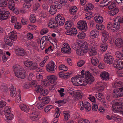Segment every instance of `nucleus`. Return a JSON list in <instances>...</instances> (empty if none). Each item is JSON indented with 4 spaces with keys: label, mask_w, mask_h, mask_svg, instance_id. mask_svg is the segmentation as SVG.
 <instances>
[{
    "label": "nucleus",
    "mask_w": 123,
    "mask_h": 123,
    "mask_svg": "<svg viewBox=\"0 0 123 123\" xmlns=\"http://www.w3.org/2000/svg\"><path fill=\"white\" fill-rule=\"evenodd\" d=\"M13 69L16 76L18 78L24 79L26 76L25 71L21 66L16 65L13 66Z\"/></svg>",
    "instance_id": "nucleus-1"
},
{
    "label": "nucleus",
    "mask_w": 123,
    "mask_h": 123,
    "mask_svg": "<svg viewBox=\"0 0 123 123\" xmlns=\"http://www.w3.org/2000/svg\"><path fill=\"white\" fill-rule=\"evenodd\" d=\"M122 101L118 100L112 105V107L113 110L118 111L121 114H123V105H122Z\"/></svg>",
    "instance_id": "nucleus-2"
},
{
    "label": "nucleus",
    "mask_w": 123,
    "mask_h": 123,
    "mask_svg": "<svg viewBox=\"0 0 123 123\" xmlns=\"http://www.w3.org/2000/svg\"><path fill=\"white\" fill-rule=\"evenodd\" d=\"M35 90L37 92H39L40 94L43 96L47 95L48 93V90L43 89L42 86L39 85H36L35 86Z\"/></svg>",
    "instance_id": "nucleus-3"
},
{
    "label": "nucleus",
    "mask_w": 123,
    "mask_h": 123,
    "mask_svg": "<svg viewBox=\"0 0 123 123\" xmlns=\"http://www.w3.org/2000/svg\"><path fill=\"white\" fill-rule=\"evenodd\" d=\"M9 12L6 11L4 9H2L0 10V20H6L9 18L10 16Z\"/></svg>",
    "instance_id": "nucleus-4"
},
{
    "label": "nucleus",
    "mask_w": 123,
    "mask_h": 123,
    "mask_svg": "<svg viewBox=\"0 0 123 123\" xmlns=\"http://www.w3.org/2000/svg\"><path fill=\"white\" fill-rule=\"evenodd\" d=\"M113 60V57L111 56V52H107L104 57V62L106 63L111 64L112 63Z\"/></svg>",
    "instance_id": "nucleus-5"
},
{
    "label": "nucleus",
    "mask_w": 123,
    "mask_h": 123,
    "mask_svg": "<svg viewBox=\"0 0 123 123\" xmlns=\"http://www.w3.org/2000/svg\"><path fill=\"white\" fill-rule=\"evenodd\" d=\"M77 27L82 31L86 32L87 28V23L86 21H79L78 23Z\"/></svg>",
    "instance_id": "nucleus-6"
},
{
    "label": "nucleus",
    "mask_w": 123,
    "mask_h": 123,
    "mask_svg": "<svg viewBox=\"0 0 123 123\" xmlns=\"http://www.w3.org/2000/svg\"><path fill=\"white\" fill-rule=\"evenodd\" d=\"M39 113L37 110H33L30 115L29 118L33 121L38 120L40 117Z\"/></svg>",
    "instance_id": "nucleus-7"
},
{
    "label": "nucleus",
    "mask_w": 123,
    "mask_h": 123,
    "mask_svg": "<svg viewBox=\"0 0 123 123\" xmlns=\"http://www.w3.org/2000/svg\"><path fill=\"white\" fill-rule=\"evenodd\" d=\"M9 7L10 10L15 13V14H18L19 13V12L17 8L14 6V1L12 0H10L8 1Z\"/></svg>",
    "instance_id": "nucleus-8"
},
{
    "label": "nucleus",
    "mask_w": 123,
    "mask_h": 123,
    "mask_svg": "<svg viewBox=\"0 0 123 123\" xmlns=\"http://www.w3.org/2000/svg\"><path fill=\"white\" fill-rule=\"evenodd\" d=\"M82 81L80 77L78 76H76V77L72 78L71 80L73 84L76 86H81Z\"/></svg>",
    "instance_id": "nucleus-9"
},
{
    "label": "nucleus",
    "mask_w": 123,
    "mask_h": 123,
    "mask_svg": "<svg viewBox=\"0 0 123 123\" xmlns=\"http://www.w3.org/2000/svg\"><path fill=\"white\" fill-rule=\"evenodd\" d=\"M24 64L27 67H31L30 69L32 70H34L37 68L36 64L34 63L31 61H27L24 62Z\"/></svg>",
    "instance_id": "nucleus-10"
},
{
    "label": "nucleus",
    "mask_w": 123,
    "mask_h": 123,
    "mask_svg": "<svg viewBox=\"0 0 123 123\" xmlns=\"http://www.w3.org/2000/svg\"><path fill=\"white\" fill-rule=\"evenodd\" d=\"M121 19L120 16H117L116 17L114 20V22L112 26L113 28H115L116 27V28H119L120 24L122 23Z\"/></svg>",
    "instance_id": "nucleus-11"
},
{
    "label": "nucleus",
    "mask_w": 123,
    "mask_h": 123,
    "mask_svg": "<svg viewBox=\"0 0 123 123\" xmlns=\"http://www.w3.org/2000/svg\"><path fill=\"white\" fill-rule=\"evenodd\" d=\"M55 65L54 62L53 61H51L49 64L46 66L47 70L49 72L52 73L55 70Z\"/></svg>",
    "instance_id": "nucleus-12"
},
{
    "label": "nucleus",
    "mask_w": 123,
    "mask_h": 123,
    "mask_svg": "<svg viewBox=\"0 0 123 123\" xmlns=\"http://www.w3.org/2000/svg\"><path fill=\"white\" fill-rule=\"evenodd\" d=\"M113 65L115 68L119 70H122L123 68L122 62L119 60H115Z\"/></svg>",
    "instance_id": "nucleus-13"
},
{
    "label": "nucleus",
    "mask_w": 123,
    "mask_h": 123,
    "mask_svg": "<svg viewBox=\"0 0 123 123\" xmlns=\"http://www.w3.org/2000/svg\"><path fill=\"white\" fill-rule=\"evenodd\" d=\"M15 52L17 55L19 56H23L26 55V53L22 48H18L15 50Z\"/></svg>",
    "instance_id": "nucleus-14"
},
{
    "label": "nucleus",
    "mask_w": 123,
    "mask_h": 123,
    "mask_svg": "<svg viewBox=\"0 0 123 123\" xmlns=\"http://www.w3.org/2000/svg\"><path fill=\"white\" fill-rule=\"evenodd\" d=\"M72 73V72L64 73L63 72L59 73L58 75L60 78L64 79H67L70 77V75Z\"/></svg>",
    "instance_id": "nucleus-15"
},
{
    "label": "nucleus",
    "mask_w": 123,
    "mask_h": 123,
    "mask_svg": "<svg viewBox=\"0 0 123 123\" xmlns=\"http://www.w3.org/2000/svg\"><path fill=\"white\" fill-rule=\"evenodd\" d=\"M77 31L76 28H73L68 30L66 32V33L68 35H75L77 34Z\"/></svg>",
    "instance_id": "nucleus-16"
},
{
    "label": "nucleus",
    "mask_w": 123,
    "mask_h": 123,
    "mask_svg": "<svg viewBox=\"0 0 123 123\" xmlns=\"http://www.w3.org/2000/svg\"><path fill=\"white\" fill-rule=\"evenodd\" d=\"M99 34V33L97 30H93L92 31L90 34V37L92 38L97 37Z\"/></svg>",
    "instance_id": "nucleus-17"
},
{
    "label": "nucleus",
    "mask_w": 123,
    "mask_h": 123,
    "mask_svg": "<svg viewBox=\"0 0 123 123\" xmlns=\"http://www.w3.org/2000/svg\"><path fill=\"white\" fill-rule=\"evenodd\" d=\"M103 35L102 37V41L103 42H105L107 40L109 37L108 33L105 31H104L102 32Z\"/></svg>",
    "instance_id": "nucleus-18"
},
{
    "label": "nucleus",
    "mask_w": 123,
    "mask_h": 123,
    "mask_svg": "<svg viewBox=\"0 0 123 123\" xmlns=\"http://www.w3.org/2000/svg\"><path fill=\"white\" fill-rule=\"evenodd\" d=\"M100 77L103 80L109 79V74L108 72L105 71L102 72L101 74L100 75Z\"/></svg>",
    "instance_id": "nucleus-19"
},
{
    "label": "nucleus",
    "mask_w": 123,
    "mask_h": 123,
    "mask_svg": "<svg viewBox=\"0 0 123 123\" xmlns=\"http://www.w3.org/2000/svg\"><path fill=\"white\" fill-rule=\"evenodd\" d=\"M78 45L81 47V50L83 51V52L84 53H86L88 51V50L87 49L85 50L84 49L85 48H87L88 46L87 45L86 43H78Z\"/></svg>",
    "instance_id": "nucleus-20"
},
{
    "label": "nucleus",
    "mask_w": 123,
    "mask_h": 123,
    "mask_svg": "<svg viewBox=\"0 0 123 123\" xmlns=\"http://www.w3.org/2000/svg\"><path fill=\"white\" fill-rule=\"evenodd\" d=\"M83 105H82V106H83V107L85 109L86 111L88 112L91 110V105L89 103L85 102Z\"/></svg>",
    "instance_id": "nucleus-21"
},
{
    "label": "nucleus",
    "mask_w": 123,
    "mask_h": 123,
    "mask_svg": "<svg viewBox=\"0 0 123 123\" xmlns=\"http://www.w3.org/2000/svg\"><path fill=\"white\" fill-rule=\"evenodd\" d=\"M85 79L88 81L89 83L91 84L93 82L94 80V78L89 72L88 75L86 77Z\"/></svg>",
    "instance_id": "nucleus-22"
},
{
    "label": "nucleus",
    "mask_w": 123,
    "mask_h": 123,
    "mask_svg": "<svg viewBox=\"0 0 123 123\" xmlns=\"http://www.w3.org/2000/svg\"><path fill=\"white\" fill-rule=\"evenodd\" d=\"M10 94L11 96L12 97H14L16 95V94H17L15 88L13 86H12L10 87Z\"/></svg>",
    "instance_id": "nucleus-23"
},
{
    "label": "nucleus",
    "mask_w": 123,
    "mask_h": 123,
    "mask_svg": "<svg viewBox=\"0 0 123 123\" xmlns=\"http://www.w3.org/2000/svg\"><path fill=\"white\" fill-rule=\"evenodd\" d=\"M16 32L13 31H12L10 34V35L8 39H9L13 41L16 40L17 38V36L16 35Z\"/></svg>",
    "instance_id": "nucleus-24"
},
{
    "label": "nucleus",
    "mask_w": 123,
    "mask_h": 123,
    "mask_svg": "<svg viewBox=\"0 0 123 123\" xmlns=\"http://www.w3.org/2000/svg\"><path fill=\"white\" fill-rule=\"evenodd\" d=\"M47 77L49 81L52 83H53L55 81L57 80L56 77L54 75H49Z\"/></svg>",
    "instance_id": "nucleus-25"
},
{
    "label": "nucleus",
    "mask_w": 123,
    "mask_h": 123,
    "mask_svg": "<svg viewBox=\"0 0 123 123\" xmlns=\"http://www.w3.org/2000/svg\"><path fill=\"white\" fill-rule=\"evenodd\" d=\"M89 54L91 56H92L97 54V49L95 47H92L90 49L89 51Z\"/></svg>",
    "instance_id": "nucleus-26"
},
{
    "label": "nucleus",
    "mask_w": 123,
    "mask_h": 123,
    "mask_svg": "<svg viewBox=\"0 0 123 123\" xmlns=\"http://www.w3.org/2000/svg\"><path fill=\"white\" fill-rule=\"evenodd\" d=\"M73 96L75 98L79 99L83 96V94L81 92H75Z\"/></svg>",
    "instance_id": "nucleus-27"
},
{
    "label": "nucleus",
    "mask_w": 123,
    "mask_h": 123,
    "mask_svg": "<svg viewBox=\"0 0 123 123\" xmlns=\"http://www.w3.org/2000/svg\"><path fill=\"white\" fill-rule=\"evenodd\" d=\"M5 120L7 122L9 123V121L12 119L13 118V115L12 114L10 113L7 114H5Z\"/></svg>",
    "instance_id": "nucleus-28"
},
{
    "label": "nucleus",
    "mask_w": 123,
    "mask_h": 123,
    "mask_svg": "<svg viewBox=\"0 0 123 123\" xmlns=\"http://www.w3.org/2000/svg\"><path fill=\"white\" fill-rule=\"evenodd\" d=\"M19 107L22 111L25 112L27 113L29 111V108L27 105L21 104L20 105Z\"/></svg>",
    "instance_id": "nucleus-29"
},
{
    "label": "nucleus",
    "mask_w": 123,
    "mask_h": 123,
    "mask_svg": "<svg viewBox=\"0 0 123 123\" xmlns=\"http://www.w3.org/2000/svg\"><path fill=\"white\" fill-rule=\"evenodd\" d=\"M115 43L117 47L119 48H120L123 45L122 40L121 39H116L115 41Z\"/></svg>",
    "instance_id": "nucleus-30"
},
{
    "label": "nucleus",
    "mask_w": 123,
    "mask_h": 123,
    "mask_svg": "<svg viewBox=\"0 0 123 123\" xmlns=\"http://www.w3.org/2000/svg\"><path fill=\"white\" fill-rule=\"evenodd\" d=\"M55 5L50 6L49 12L51 14L53 15L56 13L57 11Z\"/></svg>",
    "instance_id": "nucleus-31"
},
{
    "label": "nucleus",
    "mask_w": 123,
    "mask_h": 123,
    "mask_svg": "<svg viewBox=\"0 0 123 123\" xmlns=\"http://www.w3.org/2000/svg\"><path fill=\"white\" fill-rule=\"evenodd\" d=\"M89 72L88 71H85L84 70H82L80 72L81 75H78V76H80V78L83 77L86 78V77L88 75Z\"/></svg>",
    "instance_id": "nucleus-32"
},
{
    "label": "nucleus",
    "mask_w": 123,
    "mask_h": 123,
    "mask_svg": "<svg viewBox=\"0 0 123 123\" xmlns=\"http://www.w3.org/2000/svg\"><path fill=\"white\" fill-rule=\"evenodd\" d=\"M77 10V7L76 6L72 7L69 10V12L71 14H75Z\"/></svg>",
    "instance_id": "nucleus-33"
},
{
    "label": "nucleus",
    "mask_w": 123,
    "mask_h": 123,
    "mask_svg": "<svg viewBox=\"0 0 123 123\" xmlns=\"http://www.w3.org/2000/svg\"><path fill=\"white\" fill-rule=\"evenodd\" d=\"M119 11V9L116 8L114 10H112L108 12V13L110 15L114 16L117 14Z\"/></svg>",
    "instance_id": "nucleus-34"
},
{
    "label": "nucleus",
    "mask_w": 123,
    "mask_h": 123,
    "mask_svg": "<svg viewBox=\"0 0 123 123\" xmlns=\"http://www.w3.org/2000/svg\"><path fill=\"white\" fill-rule=\"evenodd\" d=\"M83 31L80 32L77 35L78 38L80 39H83L85 37L86 34Z\"/></svg>",
    "instance_id": "nucleus-35"
},
{
    "label": "nucleus",
    "mask_w": 123,
    "mask_h": 123,
    "mask_svg": "<svg viewBox=\"0 0 123 123\" xmlns=\"http://www.w3.org/2000/svg\"><path fill=\"white\" fill-rule=\"evenodd\" d=\"M50 100V99L49 96L45 97H44L43 100L41 102L44 105L46 104L49 102Z\"/></svg>",
    "instance_id": "nucleus-36"
},
{
    "label": "nucleus",
    "mask_w": 123,
    "mask_h": 123,
    "mask_svg": "<svg viewBox=\"0 0 123 123\" xmlns=\"http://www.w3.org/2000/svg\"><path fill=\"white\" fill-rule=\"evenodd\" d=\"M85 11L87 12L89 11L90 10L93 9V6L91 4H87Z\"/></svg>",
    "instance_id": "nucleus-37"
},
{
    "label": "nucleus",
    "mask_w": 123,
    "mask_h": 123,
    "mask_svg": "<svg viewBox=\"0 0 123 123\" xmlns=\"http://www.w3.org/2000/svg\"><path fill=\"white\" fill-rule=\"evenodd\" d=\"M91 62L93 65L96 66L98 63L99 61L97 58L93 57L92 59Z\"/></svg>",
    "instance_id": "nucleus-38"
},
{
    "label": "nucleus",
    "mask_w": 123,
    "mask_h": 123,
    "mask_svg": "<svg viewBox=\"0 0 123 123\" xmlns=\"http://www.w3.org/2000/svg\"><path fill=\"white\" fill-rule=\"evenodd\" d=\"M94 20L97 22L102 23L103 21V18L101 16H96L94 18Z\"/></svg>",
    "instance_id": "nucleus-39"
},
{
    "label": "nucleus",
    "mask_w": 123,
    "mask_h": 123,
    "mask_svg": "<svg viewBox=\"0 0 123 123\" xmlns=\"http://www.w3.org/2000/svg\"><path fill=\"white\" fill-rule=\"evenodd\" d=\"M62 48L61 49V50L62 52L68 54H69L71 53V50L70 47L69 48Z\"/></svg>",
    "instance_id": "nucleus-40"
},
{
    "label": "nucleus",
    "mask_w": 123,
    "mask_h": 123,
    "mask_svg": "<svg viewBox=\"0 0 123 123\" xmlns=\"http://www.w3.org/2000/svg\"><path fill=\"white\" fill-rule=\"evenodd\" d=\"M8 0H0V7H5L7 5V1Z\"/></svg>",
    "instance_id": "nucleus-41"
},
{
    "label": "nucleus",
    "mask_w": 123,
    "mask_h": 123,
    "mask_svg": "<svg viewBox=\"0 0 123 123\" xmlns=\"http://www.w3.org/2000/svg\"><path fill=\"white\" fill-rule=\"evenodd\" d=\"M30 21L32 23H34L36 21V19L35 15L34 14H32L30 15Z\"/></svg>",
    "instance_id": "nucleus-42"
},
{
    "label": "nucleus",
    "mask_w": 123,
    "mask_h": 123,
    "mask_svg": "<svg viewBox=\"0 0 123 123\" xmlns=\"http://www.w3.org/2000/svg\"><path fill=\"white\" fill-rule=\"evenodd\" d=\"M115 55L116 56L120 59H123V54L119 51L116 52Z\"/></svg>",
    "instance_id": "nucleus-43"
},
{
    "label": "nucleus",
    "mask_w": 123,
    "mask_h": 123,
    "mask_svg": "<svg viewBox=\"0 0 123 123\" xmlns=\"http://www.w3.org/2000/svg\"><path fill=\"white\" fill-rule=\"evenodd\" d=\"M7 38H6V39L5 40L6 44L7 45H8L9 46L11 47L12 45L13 42L12 41V40L8 39V37Z\"/></svg>",
    "instance_id": "nucleus-44"
},
{
    "label": "nucleus",
    "mask_w": 123,
    "mask_h": 123,
    "mask_svg": "<svg viewBox=\"0 0 123 123\" xmlns=\"http://www.w3.org/2000/svg\"><path fill=\"white\" fill-rule=\"evenodd\" d=\"M54 5L56 8L58 9H60L63 6V5H62L60 2H58V1H56L54 3Z\"/></svg>",
    "instance_id": "nucleus-45"
},
{
    "label": "nucleus",
    "mask_w": 123,
    "mask_h": 123,
    "mask_svg": "<svg viewBox=\"0 0 123 123\" xmlns=\"http://www.w3.org/2000/svg\"><path fill=\"white\" fill-rule=\"evenodd\" d=\"M26 3H25L23 6V7L26 10H27V9L30 8L31 4L30 3V2H25Z\"/></svg>",
    "instance_id": "nucleus-46"
},
{
    "label": "nucleus",
    "mask_w": 123,
    "mask_h": 123,
    "mask_svg": "<svg viewBox=\"0 0 123 123\" xmlns=\"http://www.w3.org/2000/svg\"><path fill=\"white\" fill-rule=\"evenodd\" d=\"M17 94H18V97L16 98V101L17 102L19 103L21 99V92L20 91V90L19 89L18 90Z\"/></svg>",
    "instance_id": "nucleus-47"
},
{
    "label": "nucleus",
    "mask_w": 123,
    "mask_h": 123,
    "mask_svg": "<svg viewBox=\"0 0 123 123\" xmlns=\"http://www.w3.org/2000/svg\"><path fill=\"white\" fill-rule=\"evenodd\" d=\"M44 105L42 102H39L37 104V106L38 109H41L43 108Z\"/></svg>",
    "instance_id": "nucleus-48"
},
{
    "label": "nucleus",
    "mask_w": 123,
    "mask_h": 123,
    "mask_svg": "<svg viewBox=\"0 0 123 123\" xmlns=\"http://www.w3.org/2000/svg\"><path fill=\"white\" fill-rule=\"evenodd\" d=\"M55 111L56 112L54 114V116L55 117H56V118H58L60 115L61 113L60 111L58 108H56Z\"/></svg>",
    "instance_id": "nucleus-49"
},
{
    "label": "nucleus",
    "mask_w": 123,
    "mask_h": 123,
    "mask_svg": "<svg viewBox=\"0 0 123 123\" xmlns=\"http://www.w3.org/2000/svg\"><path fill=\"white\" fill-rule=\"evenodd\" d=\"M60 70H63L64 71H67L68 69V68L66 66L63 65H60L59 67Z\"/></svg>",
    "instance_id": "nucleus-50"
},
{
    "label": "nucleus",
    "mask_w": 123,
    "mask_h": 123,
    "mask_svg": "<svg viewBox=\"0 0 123 123\" xmlns=\"http://www.w3.org/2000/svg\"><path fill=\"white\" fill-rule=\"evenodd\" d=\"M93 105L92 107V110L94 111H96L98 109V105L97 104H95V103H92Z\"/></svg>",
    "instance_id": "nucleus-51"
},
{
    "label": "nucleus",
    "mask_w": 123,
    "mask_h": 123,
    "mask_svg": "<svg viewBox=\"0 0 123 123\" xmlns=\"http://www.w3.org/2000/svg\"><path fill=\"white\" fill-rule=\"evenodd\" d=\"M96 27L97 29L99 30H103L105 28V26L102 24L96 25Z\"/></svg>",
    "instance_id": "nucleus-52"
},
{
    "label": "nucleus",
    "mask_w": 123,
    "mask_h": 123,
    "mask_svg": "<svg viewBox=\"0 0 123 123\" xmlns=\"http://www.w3.org/2000/svg\"><path fill=\"white\" fill-rule=\"evenodd\" d=\"M29 83H30L31 87H35L37 84V82L35 80H33Z\"/></svg>",
    "instance_id": "nucleus-53"
},
{
    "label": "nucleus",
    "mask_w": 123,
    "mask_h": 123,
    "mask_svg": "<svg viewBox=\"0 0 123 123\" xmlns=\"http://www.w3.org/2000/svg\"><path fill=\"white\" fill-rule=\"evenodd\" d=\"M107 46L106 44H102L100 47V49L103 51H105L107 49Z\"/></svg>",
    "instance_id": "nucleus-54"
},
{
    "label": "nucleus",
    "mask_w": 123,
    "mask_h": 123,
    "mask_svg": "<svg viewBox=\"0 0 123 123\" xmlns=\"http://www.w3.org/2000/svg\"><path fill=\"white\" fill-rule=\"evenodd\" d=\"M109 3L107 2L106 1V2H103V0L101 2L100 4V6L101 7H104L106 6H107Z\"/></svg>",
    "instance_id": "nucleus-55"
},
{
    "label": "nucleus",
    "mask_w": 123,
    "mask_h": 123,
    "mask_svg": "<svg viewBox=\"0 0 123 123\" xmlns=\"http://www.w3.org/2000/svg\"><path fill=\"white\" fill-rule=\"evenodd\" d=\"M44 40L46 41H49V42H50V40L49 39L47 36H45L41 38V41H42V43L43 44L45 42Z\"/></svg>",
    "instance_id": "nucleus-56"
},
{
    "label": "nucleus",
    "mask_w": 123,
    "mask_h": 123,
    "mask_svg": "<svg viewBox=\"0 0 123 123\" xmlns=\"http://www.w3.org/2000/svg\"><path fill=\"white\" fill-rule=\"evenodd\" d=\"M82 80L81 86H84L86 85L87 83H89L88 81L85 79V78L83 80L82 79Z\"/></svg>",
    "instance_id": "nucleus-57"
},
{
    "label": "nucleus",
    "mask_w": 123,
    "mask_h": 123,
    "mask_svg": "<svg viewBox=\"0 0 123 123\" xmlns=\"http://www.w3.org/2000/svg\"><path fill=\"white\" fill-rule=\"evenodd\" d=\"M4 111L5 112V114H7L11 112L10 109L7 106H6L4 108Z\"/></svg>",
    "instance_id": "nucleus-58"
},
{
    "label": "nucleus",
    "mask_w": 123,
    "mask_h": 123,
    "mask_svg": "<svg viewBox=\"0 0 123 123\" xmlns=\"http://www.w3.org/2000/svg\"><path fill=\"white\" fill-rule=\"evenodd\" d=\"M85 63L84 61L83 60H81L79 61L77 63V66L79 67H80L83 66Z\"/></svg>",
    "instance_id": "nucleus-59"
},
{
    "label": "nucleus",
    "mask_w": 123,
    "mask_h": 123,
    "mask_svg": "<svg viewBox=\"0 0 123 123\" xmlns=\"http://www.w3.org/2000/svg\"><path fill=\"white\" fill-rule=\"evenodd\" d=\"M78 123H90V122L87 120L82 119L79 120Z\"/></svg>",
    "instance_id": "nucleus-60"
},
{
    "label": "nucleus",
    "mask_w": 123,
    "mask_h": 123,
    "mask_svg": "<svg viewBox=\"0 0 123 123\" xmlns=\"http://www.w3.org/2000/svg\"><path fill=\"white\" fill-rule=\"evenodd\" d=\"M21 24L19 22H17L15 24L14 26L15 28L19 29L21 28Z\"/></svg>",
    "instance_id": "nucleus-61"
},
{
    "label": "nucleus",
    "mask_w": 123,
    "mask_h": 123,
    "mask_svg": "<svg viewBox=\"0 0 123 123\" xmlns=\"http://www.w3.org/2000/svg\"><path fill=\"white\" fill-rule=\"evenodd\" d=\"M48 31V30L47 29L44 28L41 31V34L42 35H43L44 34L47 33Z\"/></svg>",
    "instance_id": "nucleus-62"
},
{
    "label": "nucleus",
    "mask_w": 123,
    "mask_h": 123,
    "mask_svg": "<svg viewBox=\"0 0 123 123\" xmlns=\"http://www.w3.org/2000/svg\"><path fill=\"white\" fill-rule=\"evenodd\" d=\"M117 90H118L120 96L121 97L123 96V87L117 88Z\"/></svg>",
    "instance_id": "nucleus-63"
},
{
    "label": "nucleus",
    "mask_w": 123,
    "mask_h": 123,
    "mask_svg": "<svg viewBox=\"0 0 123 123\" xmlns=\"http://www.w3.org/2000/svg\"><path fill=\"white\" fill-rule=\"evenodd\" d=\"M116 5L115 3L113 2L108 6V8L109 9H112L116 7Z\"/></svg>",
    "instance_id": "nucleus-64"
}]
</instances>
